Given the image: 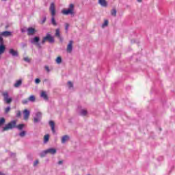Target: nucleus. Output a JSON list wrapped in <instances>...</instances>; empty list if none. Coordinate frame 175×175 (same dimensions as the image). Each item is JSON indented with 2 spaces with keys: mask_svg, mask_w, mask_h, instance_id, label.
<instances>
[{
  "mask_svg": "<svg viewBox=\"0 0 175 175\" xmlns=\"http://www.w3.org/2000/svg\"><path fill=\"white\" fill-rule=\"evenodd\" d=\"M49 140H50V135L46 134L44 136V144H47V143H49Z\"/></svg>",
  "mask_w": 175,
  "mask_h": 175,
  "instance_id": "f3484780",
  "label": "nucleus"
},
{
  "mask_svg": "<svg viewBox=\"0 0 175 175\" xmlns=\"http://www.w3.org/2000/svg\"><path fill=\"white\" fill-rule=\"evenodd\" d=\"M57 163H58V165H62V163H64V161H59Z\"/></svg>",
  "mask_w": 175,
  "mask_h": 175,
  "instance_id": "a19ab883",
  "label": "nucleus"
},
{
  "mask_svg": "<svg viewBox=\"0 0 175 175\" xmlns=\"http://www.w3.org/2000/svg\"><path fill=\"white\" fill-rule=\"evenodd\" d=\"M39 165V160H36L33 163V166H38Z\"/></svg>",
  "mask_w": 175,
  "mask_h": 175,
  "instance_id": "c9c22d12",
  "label": "nucleus"
},
{
  "mask_svg": "<svg viewBox=\"0 0 175 175\" xmlns=\"http://www.w3.org/2000/svg\"><path fill=\"white\" fill-rule=\"evenodd\" d=\"M73 50V41L70 40L67 46L66 51L67 53H72Z\"/></svg>",
  "mask_w": 175,
  "mask_h": 175,
  "instance_id": "6e6552de",
  "label": "nucleus"
},
{
  "mask_svg": "<svg viewBox=\"0 0 175 175\" xmlns=\"http://www.w3.org/2000/svg\"><path fill=\"white\" fill-rule=\"evenodd\" d=\"M111 16H113V17H116V16H117V10L116 9H113L111 11Z\"/></svg>",
  "mask_w": 175,
  "mask_h": 175,
  "instance_id": "393cba45",
  "label": "nucleus"
},
{
  "mask_svg": "<svg viewBox=\"0 0 175 175\" xmlns=\"http://www.w3.org/2000/svg\"><path fill=\"white\" fill-rule=\"evenodd\" d=\"M55 36H57V38H61V34L59 33V29H56Z\"/></svg>",
  "mask_w": 175,
  "mask_h": 175,
  "instance_id": "a878e982",
  "label": "nucleus"
},
{
  "mask_svg": "<svg viewBox=\"0 0 175 175\" xmlns=\"http://www.w3.org/2000/svg\"><path fill=\"white\" fill-rule=\"evenodd\" d=\"M47 41L49 42V43H54V37L51 36V34L49 33L42 38V44H44Z\"/></svg>",
  "mask_w": 175,
  "mask_h": 175,
  "instance_id": "20e7f679",
  "label": "nucleus"
},
{
  "mask_svg": "<svg viewBox=\"0 0 175 175\" xmlns=\"http://www.w3.org/2000/svg\"><path fill=\"white\" fill-rule=\"evenodd\" d=\"M98 3L103 8H106L107 6V1H106V0H98Z\"/></svg>",
  "mask_w": 175,
  "mask_h": 175,
  "instance_id": "4468645a",
  "label": "nucleus"
},
{
  "mask_svg": "<svg viewBox=\"0 0 175 175\" xmlns=\"http://www.w3.org/2000/svg\"><path fill=\"white\" fill-rule=\"evenodd\" d=\"M69 136L68 135H64L62 137V144H65V143H66V142H69Z\"/></svg>",
  "mask_w": 175,
  "mask_h": 175,
  "instance_id": "2eb2a0df",
  "label": "nucleus"
},
{
  "mask_svg": "<svg viewBox=\"0 0 175 175\" xmlns=\"http://www.w3.org/2000/svg\"><path fill=\"white\" fill-rule=\"evenodd\" d=\"M68 29H69V23H65L66 32H68Z\"/></svg>",
  "mask_w": 175,
  "mask_h": 175,
  "instance_id": "7c9ffc66",
  "label": "nucleus"
},
{
  "mask_svg": "<svg viewBox=\"0 0 175 175\" xmlns=\"http://www.w3.org/2000/svg\"><path fill=\"white\" fill-rule=\"evenodd\" d=\"M40 120H42V112H37L33 118V122H40Z\"/></svg>",
  "mask_w": 175,
  "mask_h": 175,
  "instance_id": "0eeeda50",
  "label": "nucleus"
},
{
  "mask_svg": "<svg viewBox=\"0 0 175 175\" xmlns=\"http://www.w3.org/2000/svg\"><path fill=\"white\" fill-rule=\"evenodd\" d=\"M24 61H25V62H31L29 57H24Z\"/></svg>",
  "mask_w": 175,
  "mask_h": 175,
  "instance_id": "f704fd0d",
  "label": "nucleus"
},
{
  "mask_svg": "<svg viewBox=\"0 0 175 175\" xmlns=\"http://www.w3.org/2000/svg\"><path fill=\"white\" fill-rule=\"evenodd\" d=\"M68 85L70 89L73 88V83H72L70 81H68Z\"/></svg>",
  "mask_w": 175,
  "mask_h": 175,
  "instance_id": "473e14b6",
  "label": "nucleus"
},
{
  "mask_svg": "<svg viewBox=\"0 0 175 175\" xmlns=\"http://www.w3.org/2000/svg\"><path fill=\"white\" fill-rule=\"evenodd\" d=\"M28 102H29V98H26L22 100V103L23 105H27L28 103Z\"/></svg>",
  "mask_w": 175,
  "mask_h": 175,
  "instance_id": "c85d7f7f",
  "label": "nucleus"
},
{
  "mask_svg": "<svg viewBox=\"0 0 175 175\" xmlns=\"http://www.w3.org/2000/svg\"><path fill=\"white\" fill-rule=\"evenodd\" d=\"M16 117L18 118L20 117H21V111H16Z\"/></svg>",
  "mask_w": 175,
  "mask_h": 175,
  "instance_id": "c756f323",
  "label": "nucleus"
},
{
  "mask_svg": "<svg viewBox=\"0 0 175 175\" xmlns=\"http://www.w3.org/2000/svg\"><path fill=\"white\" fill-rule=\"evenodd\" d=\"M49 11L51 12V24L53 25V27H57L58 25V23H57V21H55V4L54 3H51Z\"/></svg>",
  "mask_w": 175,
  "mask_h": 175,
  "instance_id": "f257e3e1",
  "label": "nucleus"
},
{
  "mask_svg": "<svg viewBox=\"0 0 175 175\" xmlns=\"http://www.w3.org/2000/svg\"><path fill=\"white\" fill-rule=\"evenodd\" d=\"M12 155H13L14 157L15 154H12Z\"/></svg>",
  "mask_w": 175,
  "mask_h": 175,
  "instance_id": "de8ad7c7",
  "label": "nucleus"
},
{
  "mask_svg": "<svg viewBox=\"0 0 175 175\" xmlns=\"http://www.w3.org/2000/svg\"><path fill=\"white\" fill-rule=\"evenodd\" d=\"M137 2H142V0H137Z\"/></svg>",
  "mask_w": 175,
  "mask_h": 175,
  "instance_id": "c03bdc74",
  "label": "nucleus"
},
{
  "mask_svg": "<svg viewBox=\"0 0 175 175\" xmlns=\"http://www.w3.org/2000/svg\"><path fill=\"white\" fill-rule=\"evenodd\" d=\"M46 152L48 154H51V155H55V154H57V149L54 148H50L46 149Z\"/></svg>",
  "mask_w": 175,
  "mask_h": 175,
  "instance_id": "9b49d317",
  "label": "nucleus"
},
{
  "mask_svg": "<svg viewBox=\"0 0 175 175\" xmlns=\"http://www.w3.org/2000/svg\"><path fill=\"white\" fill-rule=\"evenodd\" d=\"M10 111V107H8L7 108L5 109V113L8 114V112Z\"/></svg>",
  "mask_w": 175,
  "mask_h": 175,
  "instance_id": "72a5a7b5",
  "label": "nucleus"
},
{
  "mask_svg": "<svg viewBox=\"0 0 175 175\" xmlns=\"http://www.w3.org/2000/svg\"><path fill=\"white\" fill-rule=\"evenodd\" d=\"M62 14H64V16H73L75 14V5L73 4L69 5V8L68 9H63L62 10Z\"/></svg>",
  "mask_w": 175,
  "mask_h": 175,
  "instance_id": "f03ea898",
  "label": "nucleus"
},
{
  "mask_svg": "<svg viewBox=\"0 0 175 175\" xmlns=\"http://www.w3.org/2000/svg\"><path fill=\"white\" fill-rule=\"evenodd\" d=\"M107 25H109V21L105 20L103 24L102 25V27L105 28V27H107Z\"/></svg>",
  "mask_w": 175,
  "mask_h": 175,
  "instance_id": "bb28decb",
  "label": "nucleus"
},
{
  "mask_svg": "<svg viewBox=\"0 0 175 175\" xmlns=\"http://www.w3.org/2000/svg\"><path fill=\"white\" fill-rule=\"evenodd\" d=\"M80 116H87L88 114V112L85 109H81L79 112Z\"/></svg>",
  "mask_w": 175,
  "mask_h": 175,
  "instance_id": "aec40b11",
  "label": "nucleus"
},
{
  "mask_svg": "<svg viewBox=\"0 0 175 175\" xmlns=\"http://www.w3.org/2000/svg\"><path fill=\"white\" fill-rule=\"evenodd\" d=\"M10 35H12V32L8 31H3L0 33V36H5V38L10 36Z\"/></svg>",
  "mask_w": 175,
  "mask_h": 175,
  "instance_id": "dca6fc26",
  "label": "nucleus"
},
{
  "mask_svg": "<svg viewBox=\"0 0 175 175\" xmlns=\"http://www.w3.org/2000/svg\"><path fill=\"white\" fill-rule=\"evenodd\" d=\"M0 175H5L3 172H0Z\"/></svg>",
  "mask_w": 175,
  "mask_h": 175,
  "instance_id": "37998d69",
  "label": "nucleus"
},
{
  "mask_svg": "<svg viewBox=\"0 0 175 175\" xmlns=\"http://www.w3.org/2000/svg\"><path fill=\"white\" fill-rule=\"evenodd\" d=\"M35 100H36V97H35L34 95H31V96L29 97V102L33 103V102H35Z\"/></svg>",
  "mask_w": 175,
  "mask_h": 175,
  "instance_id": "4be33fe9",
  "label": "nucleus"
},
{
  "mask_svg": "<svg viewBox=\"0 0 175 175\" xmlns=\"http://www.w3.org/2000/svg\"><path fill=\"white\" fill-rule=\"evenodd\" d=\"M16 128H17V129H19V131H21V129L24 128V124H21L18 126H16Z\"/></svg>",
  "mask_w": 175,
  "mask_h": 175,
  "instance_id": "cd10ccee",
  "label": "nucleus"
},
{
  "mask_svg": "<svg viewBox=\"0 0 175 175\" xmlns=\"http://www.w3.org/2000/svg\"><path fill=\"white\" fill-rule=\"evenodd\" d=\"M1 1H7V0H1Z\"/></svg>",
  "mask_w": 175,
  "mask_h": 175,
  "instance_id": "09e8293b",
  "label": "nucleus"
},
{
  "mask_svg": "<svg viewBox=\"0 0 175 175\" xmlns=\"http://www.w3.org/2000/svg\"><path fill=\"white\" fill-rule=\"evenodd\" d=\"M9 54H10V55H12V57H18V51L13 49H10L9 50Z\"/></svg>",
  "mask_w": 175,
  "mask_h": 175,
  "instance_id": "9d476101",
  "label": "nucleus"
},
{
  "mask_svg": "<svg viewBox=\"0 0 175 175\" xmlns=\"http://www.w3.org/2000/svg\"><path fill=\"white\" fill-rule=\"evenodd\" d=\"M17 124V121L12 120L8 124H7L4 127H3V132L6 131H9L10 129H13V128H16V124Z\"/></svg>",
  "mask_w": 175,
  "mask_h": 175,
  "instance_id": "7ed1b4c3",
  "label": "nucleus"
},
{
  "mask_svg": "<svg viewBox=\"0 0 175 175\" xmlns=\"http://www.w3.org/2000/svg\"><path fill=\"white\" fill-rule=\"evenodd\" d=\"M26 133L25 131H22L19 133V136H21V137H24V136H25Z\"/></svg>",
  "mask_w": 175,
  "mask_h": 175,
  "instance_id": "2f4dec72",
  "label": "nucleus"
},
{
  "mask_svg": "<svg viewBox=\"0 0 175 175\" xmlns=\"http://www.w3.org/2000/svg\"><path fill=\"white\" fill-rule=\"evenodd\" d=\"M6 122V120L4 118H0V127L3 126Z\"/></svg>",
  "mask_w": 175,
  "mask_h": 175,
  "instance_id": "412c9836",
  "label": "nucleus"
},
{
  "mask_svg": "<svg viewBox=\"0 0 175 175\" xmlns=\"http://www.w3.org/2000/svg\"><path fill=\"white\" fill-rule=\"evenodd\" d=\"M47 154V150H43L40 153V158H44Z\"/></svg>",
  "mask_w": 175,
  "mask_h": 175,
  "instance_id": "6ab92c4d",
  "label": "nucleus"
},
{
  "mask_svg": "<svg viewBox=\"0 0 175 175\" xmlns=\"http://www.w3.org/2000/svg\"><path fill=\"white\" fill-rule=\"evenodd\" d=\"M46 17H44L42 21V22H41V23L42 24H44V23H46Z\"/></svg>",
  "mask_w": 175,
  "mask_h": 175,
  "instance_id": "4c0bfd02",
  "label": "nucleus"
},
{
  "mask_svg": "<svg viewBox=\"0 0 175 175\" xmlns=\"http://www.w3.org/2000/svg\"><path fill=\"white\" fill-rule=\"evenodd\" d=\"M22 32H24V29H22Z\"/></svg>",
  "mask_w": 175,
  "mask_h": 175,
  "instance_id": "49530a36",
  "label": "nucleus"
},
{
  "mask_svg": "<svg viewBox=\"0 0 175 175\" xmlns=\"http://www.w3.org/2000/svg\"><path fill=\"white\" fill-rule=\"evenodd\" d=\"M45 70H46V72H50V68L47 66H45Z\"/></svg>",
  "mask_w": 175,
  "mask_h": 175,
  "instance_id": "58836bf2",
  "label": "nucleus"
},
{
  "mask_svg": "<svg viewBox=\"0 0 175 175\" xmlns=\"http://www.w3.org/2000/svg\"><path fill=\"white\" fill-rule=\"evenodd\" d=\"M30 113L31 112H29V111H28V109H25L23 111L24 120H25V121H27L28 120V118H29Z\"/></svg>",
  "mask_w": 175,
  "mask_h": 175,
  "instance_id": "f8f14e48",
  "label": "nucleus"
},
{
  "mask_svg": "<svg viewBox=\"0 0 175 175\" xmlns=\"http://www.w3.org/2000/svg\"><path fill=\"white\" fill-rule=\"evenodd\" d=\"M22 47L24 49V47H27V44H22Z\"/></svg>",
  "mask_w": 175,
  "mask_h": 175,
  "instance_id": "79ce46f5",
  "label": "nucleus"
},
{
  "mask_svg": "<svg viewBox=\"0 0 175 175\" xmlns=\"http://www.w3.org/2000/svg\"><path fill=\"white\" fill-rule=\"evenodd\" d=\"M35 83H36V84H39V83H40V79H36Z\"/></svg>",
  "mask_w": 175,
  "mask_h": 175,
  "instance_id": "e433bc0d",
  "label": "nucleus"
},
{
  "mask_svg": "<svg viewBox=\"0 0 175 175\" xmlns=\"http://www.w3.org/2000/svg\"><path fill=\"white\" fill-rule=\"evenodd\" d=\"M40 96L43 98L44 100H47L49 99V96H47V92L44 91H42L40 93Z\"/></svg>",
  "mask_w": 175,
  "mask_h": 175,
  "instance_id": "ddd939ff",
  "label": "nucleus"
},
{
  "mask_svg": "<svg viewBox=\"0 0 175 175\" xmlns=\"http://www.w3.org/2000/svg\"><path fill=\"white\" fill-rule=\"evenodd\" d=\"M40 40V38L39 37H34L33 38H31L30 42L32 44H36L37 47H40V44H39V41Z\"/></svg>",
  "mask_w": 175,
  "mask_h": 175,
  "instance_id": "423d86ee",
  "label": "nucleus"
},
{
  "mask_svg": "<svg viewBox=\"0 0 175 175\" xmlns=\"http://www.w3.org/2000/svg\"><path fill=\"white\" fill-rule=\"evenodd\" d=\"M59 39H60V40H61V42H62V38H59Z\"/></svg>",
  "mask_w": 175,
  "mask_h": 175,
  "instance_id": "a18cd8bd",
  "label": "nucleus"
},
{
  "mask_svg": "<svg viewBox=\"0 0 175 175\" xmlns=\"http://www.w3.org/2000/svg\"><path fill=\"white\" fill-rule=\"evenodd\" d=\"M55 62L57 63L58 65H59V64L62 62V58L61 57V56H59L56 58Z\"/></svg>",
  "mask_w": 175,
  "mask_h": 175,
  "instance_id": "5701e85b",
  "label": "nucleus"
},
{
  "mask_svg": "<svg viewBox=\"0 0 175 175\" xmlns=\"http://www.w3.org/2000/svg\"><path fill=\"white\" fill-rule=\"evenodd\" d=\"M0 43H3V38H2V37L0 36Z\"/></svg>",
  "mask_w": 175,
  "mask_h": 175,
  "instance_id": "ea45409f",
  "label": "nucleus"
},
{
  "mask_svg": "<svg viewBox=\"0 0 175 175\" xmlns=\"http://www.w3.org/2000/svg\"><path fill=\"white\" fill-rule=\"evenodd\" d=\"M49 125H50V126H51V131H52L53 132H55V124H54V122H53V121H50V122H49Z\"/></svg>",
  "mask_w": 175,
  "mask_h": 175,
  "instance_id": "a211bd4d",
  "label": "nucleus"
},
{
  "mask_svg": "<svg viewBox=\"0 0 175 175\" xmlns=\"http://www.w3.org/2000/svg\"><path fill=\"white\" fill-rule=\"evenodd\" d=\"M36 33V29L32 27H29L27 29V35L31 36L32 35H35Z\"/></svg>",
  "mask_w": 175,
  "mask_h": 175,
  "instance_id": "1a4fd4ad",
  "label": "nucleus"
},
{
  "mask_svg": "<svg viewBox=\"0 0 175 175\" xmlns=\"http://www.w3.org/2000/svg\"><path fill=\"white\" fill-rule=\"evenodd\" d=\"M21 83H22L21 80H18V81H17L14 83V87H16V88H18V87L21 86Z\"/></svg>",
  "mask_w": 175,
  "mask_h": 175,
  "instance_id": "b1692460",
  "label": "nucleus"
},
{
  "mask_svg": "<svg viewBox=\"0 0 175 175\" xmlns=\"http://www.w3.org/2000/svg\"><path fill=\"white\" fill-rule=\"evenodd\" d=\"M3 96L4 98V102H5V103H7L8 105L12 103V100H13V98H12V97H9V93H8V92H4L3 93Z\"/></svg>",
  "mask_w": 175,
  "mask_h": 175,
  "instance_id": "39448f33",
  "label": "nucleus"
}]
</instances>
